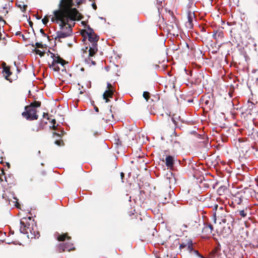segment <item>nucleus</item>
<instances>
[{
	"label": "nucleus",
	"instance_id": "5",
	"mask_svg": "<svg viewBox=\"0 0 258 258\" xmlns=\"http://www.w3.org/2000/svg\"><path fill=\"white\" fill-rule=\"evenodd\" d=\"M72 26L69 25L68 27H66L64 30H59L56 32V38H64L71 36L72 34Z\"/></svg>",
	"mask_w": 258,
	"mask_h": 258
},
{
	"label": "nucleus",
	"instance_id": "23",
	"mask_svg": "<svg viewBox=\"0 0 258 258\" xmlns=\"http://www.w3.org/2000/svg\"><path fill=\"white\" fill-rule=\"evenodd\" d=\"M64 134V131H61V133L60 134H58V133H53V137L55 138V136L59 138H61L62 136Z\"/></svg>",
	"mask_w": 258,
	"mask_h": 258
},
{
	"label": "nucleus",
	"instance_id": "51",
	"mask_svg": "<svg viewBox=\"0 0 258 258\" xmlns=\"http://www.w3.org/2000/svg\"><path fill=\"white\" fill-rule=\"evenodd\" d=\"M208 101H206V104H207V103H208Z\"/></svg>",
	"mask_w": 258,
	"mask_h": 258
},
{
	"label": "nucleus",
	"instance_id": "2",
	"mask_svg": "<svg viewBox=\"0 0 258 258\" xmlns=\"http://www.w3.org/2000/svg\"><path fill=\"white\" fill-rule=\"evenodd\" d=\"M80 16V14L76 8H73L72 7H70L66 11V19H63V20L59 21L60 23L59 26L60 30H64L65 28L67 27L66 26L67 25L69 26L70 25L69 23V21H74L79 20Z\"/></svg>",
	"mask_w": 258,
	"mask_h": 258
},
{
	"label": "nucleus",
	"instance_id": "11",
	"mask_svg": "<svg viewBox=\"0 0 258 258\" xmlns=\"http://www.w3.org/2000/svg\"><path fill=\"white\" fill-rule=\"evenodd\" d=\"M91 43L89 50L90 56H93L98 50L97 42H91Z\"/></svg>",
	"mask_w": 258,
	"mask_h": 258
},
{
	"label": "nucleus",
	"instance_id": "29",
	"mask_svg": "<svg viewBox=\"0 0 258 258\" xmlns=\"http://www.w3.org/2000/svg\"><path fill=\"white\" fill-rule=\"evenodd\" d=\"M42 22L43 23V24L44 25H46V24L47 23V22H48V19L47 18H46V17H45L42 20Z\"/></svg>",
	"mask_w": 258,
	"mask_h": 258
},
{
	"label": "nucleus",
	"instance_id": "7",
	"mask_svg": "<svg viewBox=\"0 0 258 258\" xmlns=\"http://www.w3.org/2000/svg\"><path fill=\"white\" fill-rule=\"evenodd\" d=\"M111 84L109 83H107L108 90H106L103 94V98L105 100L106 102H108L109 100L108 98H112L113 94V91L110 89Z\"/></svg>",
	"mask_w": 258,
	"mask_h": 258
},
{
	"label": "nucleus",
	"instance_id": "24",
	"mask_svg": "<svg viewBox=\"0 0 258 258\" xmlns=\"http://www.w3.org/2000/svg\"><path fill=\"white\" fill-rule=\"evenodd\" d=\"M220 250V245L219 244L217 246H216L214 249L212 251L214 254H217L218 252Z\"/></svg>",
	"mask_w": 258,
	"mask_h": 258
},
{
	"label": "nucleus",
	"instance_id": "17",
	"mask_svg": "<svg viewBox=\"0 0 258 258\" xmlns=\"http://www.w3.org/2000/svg\"><path fill=\"white\" fill-rule=\"evenodd\" d=\"M187 249L190 253L193 252V250H194L192 246V243L191 240L187 241Z\"/></svg>",
	"mask_w": 258,
	"mask_h": 258
},
{
	"label": "nucleus",
	"instance_id": "31",
	"mask_svg": "<svg viewBox=\"0 0 258 258\" xmlns=\"http://www.w3.org/2000/svg\"><path fill=\"white\" fill-rule=\"evenodd\" d=\"M173 146L174 147H176V148L179 147L180 146L179 142H178L177 141L174 142L173 143Z\"/></svg>",
	"mask_w": 258,
	"mask_h": 258
},
{
	"label": "nucleus",
	"instance_id": "19",
	"mask_svg": "<svg viewBox=\"0 0 258 258\" xmlns=\"http://www.w3.org/2000/svg\"><path fill=\"white\" fill-rule=\"evenodd\" d=\"M18 7L20 8V9L23 12H24L27 8V6L25 5L24 4H19L18 5Z\"/></svg>",
	"mask_w": 258,
	"mask_h": 258
},
{
	"label": "nucleus",
	"instance_id": "44",
	"mask_svg": "<svg viewBox=\"0 0 258 258\" xmlns=\"http://www.w3.org/2000/svg\"><path fill=\"white\" fill-rule=\"evenodd\" d=\"M91 62H92V64H93V65L96 64V62L92 60Z\"/></svg>",
	"mask_w": 258,
	"mask_h": 258
},
{
	"label": "nucleus",
	"instance_id": "18",
	"mask_svg": "<svg viewBox=\"0 0 258 258\" xmlns=\"http://www.w3.org/2000/svg\"><path fill=\"white\" fill-rule=\"evenodd\" d=\"M204 225L205 226L203 228L202 230L203 232L206 233V234H210L212 233L211 230L207 227V226L206 225V224H205Z\"/></svg>",
	"mask_w": 258,
	"mask_h": 258
},
{
	"label": "nucleus",
	"instance_id": "22",
	"mask_svg": "<svg viewBox=\"0 0 258 258\" xmlns=\"http://www.w3.org/2000/svg\"><path fill=\"white\" fill-rule=\"evenodd\" d=\"M143 95L146 101H148L150 98V93L148 92H144Z\"/></svg>",
	"mask_w": 258,
	"mask_h": 258
},
{
	"label": "nucleus",
	"instance_id": "32",
	"mask_svg": "<svg viewBox=\"0 0 258 258\" xmlns=\"http://www.w3.org/2000/svg\"><path fill=\"white\" fill-rule=\"evenodd\" d=\"M35 45L37 47H38V48H42L43 47V45L41 43H39V42H36L35 43Z\"/></svg>",
	"mask_w": 258,
	"mask_h": 258
},
{
	"label": "nucleus",
	"instance_id": "16",
	"mask_svg": "<svg viewBox=\"0 0 258 258\" xmlns=\"http://www.w3.org/2000/svg\"><path fill=\"white\" fill-rule=\"evenodd\" d=\"M40 105H41V102H40L35 101L31 103L30 104V106H29L30 107H33V108L36 109V108L40 107Z\"/></svg>",
	"mask_w": 258,
	"mask_h": 258
},
{
	"label": "nucleus",
	"instance_id": "53",
	"mask_svg": "<svg viewBox=\"0 0 258 258\" xmlns=\"http://www.w3.org/2000/svg\"><path fill=\"white\" fill-rule=\"evenodd\" d=\"M90 1H91V0H89Z\"/></svg>",
	"mask_w": 258,
	"mask_h": 258
},
{
	"label": "nucleus",
	"instance_id": "9",
	"mask_svg": "<svg viewBox=\"0 0 258 258\" xmlns=\"http://www.w3.org/2000/svg\"><path fill=\"white\" fill-rule=\"evenodd\" d=\"M176 178L172 172H169L167 174V177L165 179V182L169 184L170 188L173 186L176 183Z\"/></svg>",
	"mask_w": 258,
	"mask_h": 258
},
{
	"label": "nucleus",
	"instance_id": "43",
	"mask_svg": "<svg viewBox=\"0 0 258 258\" xmlns=\"http://www.w3.org/2000/svg\"><path fill=\"white\" fill-rule=\"evenodd\" d=\"M22 37L23 38V40H26V38L25 37V36L23 34L21 35Z\"/></svg>",
	"mask_w": 258,
	"mask_h": 258
},
{
	"label": "nucleus",
	"instance_id": "27",
	"mask_svg": "<svg viewBox=\"0 0 258 258\" xmlns=\"http://www.w3.org/2000/svg\"><path fill=\"white\" fill-rule=\"evenodd\" d=\"M187 246V242L186 243H182L180 244L179 248L180 249L184 248L185 247H186Z\"/></svg>",
	"mask_w": 258,
	"mask_h": 258
},
{
	"label": "nucleus",
	"instance_id": "6",
	"mask_svg": "<svg viewBox=\"0 0 258 258\" xmlns=\"http://www.w3.org/2000/svg\"><path fill=\"white\" fill-rule=\"evenodd\" d=\"M60 63L63 66L65 63V61L60 57H57V59H53L51 64H49V67L52 68L54 71L58 72L59 71V67L57 64Z\"/></svg>",
	"mask_w": 258,
	"mask_h": 258
},
{
	"label": "nucleus",
	"instance_id": "12",
	"mask_svg": "<svg viewBox=\"0 0 258 258\" xmlns=\"http://www.w3.org/2000/svg\"><path fill=\"white\" fill-rule=\"evenodd\" d=\"M55 236H56L57 238V239L60 241H63L65 240L66 239H67L68 240H70L71 239V237L69 236L68 235L67 233L59 234L58 233H56L55 234Z\"/></svg>",
	"mask_w": 258,
	"mask_h": 258
},
{
	"label": "nucleus",
	"instance_id": "28",
	"mask_svg": "<svg viewBox=\"0 0 258 258\" xmlns=\"http://www.w3.org/2000/svg\"><path fill=\"white\" fill-rule=\"evenodd\" d=\"M36 53L37 54L39 55L40 56H42L44 55V52H42L41 50L39 49L36 50Z\"/></svg>",
	"mask_w": 258,
	"mask_h": 258
},
{
	"label": "nucleus",
	"instance_id": "13",
	"mask_svg": "<svg viewBox=\"0 0 258 258\" xmlns=\"http://www.w3.org/2000/svg\"><path fill=\"white\" fill-rule=\"evenodd\" d=\"M193 15L194 14L191 13H189L188 14V21L186 23L185 25L186 27L189 29H191L192 28L193 24H192V21H193Z\"/></svg>",
	"mask_w": 258,
	"mask_h": 258
},
{
	"label": "nucleus",
	"instance_id": "38",
	"mask_svg": "<svg viewBox=\"0 0 258 258\" xmlns=\"http://www.w3.org/2000/svg\"><path fill=\"white\" fill-rule=\"evenodd\" d=\"M52 122L53 123V127H54V129H55V126H54V124H55V122H56L55 120V119H53V120H52Z\"/></svg>",
	"mask_w": 258,
	"mask_h": 258
},
{
	"label": "nucleus",
	"instance_id": "30",
	"mask_svg": "<svg viewBox=\"0 0 258 258\" xmlns=\"http://www.w3.org/2000/svg\"><path fill=\"white\" fill-rule=\"evenodd\" d=\"M206 225L207 226L208 228H209V229L211 230V232H212L213 230V226L211 224H206Z\"/></svg>",
	"mask_w": 258,
	"mask_h": 258
},
{
	"label": "nucleus",
	"instance_id": "49",
	"mask_svg": "<svg viewBox=\"0 0 258 258\" xmlns=\"http://www.w3.org/2000/svg\"><path fill=\"white\" fill-rule=\"evenodd\" d=\"M225 221H226V220H225V219L223 220V222H225Z\"/></svg>",
	"mask_w": 258,
	"mask_h": 258
},
{
	"label": "nucleus",
	"instance_id": "10",
	"mask_svg": "<svg viewBox=\"0 0 258 258\" xmlns=\"http://www.w3.org/2000/svg\"><path fill=\"white\" fill-rule=\"evenodd\" d=\"M174 157L168 155L165 158V164L168 168L171 169L173 168L174 164Z\"/></svg>",
	"mask_w": 258,
	"mask_h": 258
},
{
	"label": "nucleus",
	"instance_id": "48",
	"mask_svg": "<svg viewBox=\"0 0 258 258\" xmlns=\"http://www.w3.org/2000/svg\"><path fill=\"white\" fill-rule=\"evenodd\" d=\"M84 70V68H82V69H81V71H83Z\"/></svg>",
	"mask_w": 258,
	"mask_h": 258
},
{
	"label": "nucleus",
	"instance_id": "42",
	"mask_svg": "<svg viewBox=\"0 0 258 258\" xmlns=\"http://www.w3.org/2000/svg\"><path fill=\"white\" fill-rule=\"evenodd\" d=\"M82 3H83V2H82V0H81L80 1H79V2H77V4H78V5H80V4H82Z\"/></svg>",
	"mask_w": 258,
	"mask_h": 258
},
{
	"label": "nucleus",
	"instance_id": "20",
	"mask_svg": "<svg viewBox=\"0 0 258 258\" xmlns=\"http://www.w3.org/2000/svg\"><path fill=\"white\" fill-rule=\"evenodd\" d=\"M87 29H88V31H86V34H87V35H88V34H90H90H91L94 33V32L93 29L92 28H91L90 27V26H89V25H88V26H87Z\"/></svg>",
	"mask_w": 258,
	"mask_h": 258
},
{
	"label": "nucleus",
	"instance_id": "33",
	"mask_svg": "<svg viewBox=\"0 0 258 258\" xmlns=\"http://www.w3.org/2000/svg\"><path fill=\"white\" fill-rule=\"evenodd\" d=\"M40 31L43 36H46V34L44 33V31L42 29H40Z\"/></svg>",
	"mask_w": 258,
	"mask_h": 258
},
{
	"label": "nucleus",
	"instance_id": "50",
	"mask_svg": "<svg viewBox=\"0 0 258 258\" xmlns=\"http://www.w3.org/2000/svg\"><path fill=\"white\" fill-rule=\"evenodd\" d=\"M111 117H112V118H113V114H111Z\"/></svg>",
	"mask_w": 258,
	"mask_h": 258
},
{
	"label": "nucleus",
	"instance_id": "47",
	"mask_svg": "<svg viewBox=\"0 0 258 258\" xmlns=\"http://www.w3.org/2000/svg\"><path fill=\"white\" fill-rule=\"evenodd\" d=\"M109 112L111 113L112 111H111V109H109Z\"/></svg>",
	"mask_w": 258,
	"mask_h": 258
},
{
	"label": "nucleus",
	"instance_id": "26",
	"mask_svg": "<svg viewBox=\"0 0 258 258\" xmlns=\"http://www.w3.org/2000/svg\"><path fill=\"white\" fill-rule=\"evenodd\" d=\"M193 252L197 255L198 256H199L201 258H205L202 255H201L198 250H193Z\"/></svg>",
	"mask_w": 258,
	"mask_h": 258
},
{
	"label": "nucleus",
	"instance_id": "45",
	"mask_svg": "<svg viewBox=\"0 0 258 258\" xmlns=\"http://www.w3.org/2000/svg\"><path fill=\"white\" fill-rule=\"evenodd\" d=\"M99 19H100L101 20H104L105 21V19L103 17H99Z\"/></svg>",
	"mask_w": 258,
	"mask_h": 258
},
{
	"label": "nucleus",
	"instance_id": "15",
	"mask_svg": "<svg viewBox=\"0 0 258 258\" xmlns=\"http://www.w3.org/2000/svg\"><path fill=\"white\" fill-rule=\"evenodd\" d=\"M3 73L6 75L5 78L7 80H9L8 77L12 74L10 69L8 68H5L4 69Z\"/></svg>",
	"mask_w": 258,
	"mask_h": 258
},
{
	"label": "nucleus",
	"instance_id": "41",
	"mask_svg": "<svg viewBox=\"0 0 258 258\" xmlns=\"http://www.w3.org/2000/svg\"><path fill=\"white\" fill-rule=\"evenodd\" d=\"M32 130L33 131H36V132H38L39 131V128H37L36 129H34V128H33Z\"/></svg>",
	"mask_w": 258,
	"mask_h": 258
},
{
	"label": "nucleus",
	"instance_id": "52",
	"mask_svg": "<svg viewBox=\"0 0 258 258\" xmlns=\"http://www.w3.org/2000/svg\"><path fill=\"white\" fill-rule=\"evenodd\" d=\"M220 209H221V210H223V208L220 207Z\"/></svg>",
	"mask_w": 258,
	"mask_h": 258
},
{
	"label": "nucleus",
	"instance_id": "14",
	"mask_svg": "<svg viewBox=\"0 0 258 258\" xmlns=\"http://www.w3.org/2000/svg\"><path fill=\"white\" fill-rule=\"evenodd\" d=\"M88 40L90 42H97L99 39V36L94 33L91 34H88Z\"/></svg>",
	"mask_w": 258,
	"mask_h": 258
},
{
	"label": "nucleus",
	"instance_id": "3",
	"mask_svg": "<svg viewBox=\"0 0 258 258\" xmlns=\"http://www.w3.org/2000/svg\"><path fill=\"white\" fill-rule=\"evenodd\" d=\"M20 224V231L21 233L27 234L28 238H35L36 237L35 232L34 231V233H32L33 229L31 230V228L30 227V224H26L23 220H21Z\"/></svg>",
	"mask_w": 258,
	"mask_h": 258
},
{
	"label": "nucleus",
	"instance_id": "39",
	"mask_svg": "<svg viewBox=\"0 0 258 258\" xmlns=\"http://www.w3.org/2000/svg\"><path fill=\"white\" fill-rule=\"evenodd\" d=\"M98 135V132H93V135L94 136H97Z\"/></svg>",
	"mask_w": 258,
	"mask_h": 258
},
{
	"label": "nucleus",
	"instance_id": "34",
	"mask_svg": "<svg viewBox=\"0 0 258 258\" xmlns=\"http://www.w3.org/2000/svg\"><path fill=\"white\" fill-rule=\"evenodd\" d=\"M124 173L123 172H121L120 173V176H121V178L122 179V182H123V177H124Z\"/></svg>",
	"mask_w": 258,
	"mask_h": 258
},
{
	"label": "nucleus",
	"instance_id": "46",
	"mask_svg": "<svg viewBox=\"0 0 258 258\" xmlns=\"http://www.w3.org/2000/svg\"><path fill=\"white\" fill-rule=\"evenodd\" d=\"M7 166H8V167H10V164L9 163H7Z\"/></svg>",
	"mask_w": 258,
	"mask_h": 258
},
{
	"label": "nucleus",
	"instance_id": "8",
	"mask_svg": "<svg viewBox=\"0 0 258 258\" xmlns=\"http://www.w3.org/2000/svg\"><path fill=\"white\" fill-rule=\"evenodd\" d=\"M73 244L69 242H66L65 243L60 244L59 246V250L61 252L68 250L70 251L71 250L75 249V247L73 246Z\"/></svg>",
	"mask_w": 258,
	"mask_h": 258
},
{
	"label": "nucleus",
	"instance_id": "40",
	"mask_svg": "<svg viewBox=\"0 0 258 258\" xmlns=\"http://www.w3.org/2000/svg\"><path fill=\"white\" fill-rule=\"evenodd\" d=\"M94 109L96 111V112H98L99 111V109H98V108L96 106H95L94 107Z\"/></svg>",
	"mask_w": 258,
	"mask_h": 258
},
{
	"label": "nucleus",
	"instance_id": "21",
	"mask_svg": "<svg viewBox=\"0 0 258 258\" xmlns=\"http://www.w3.org/2000/svg\"><path fill=\"white\" fill-rule=\"evenodd\" d=\"M55 144L59 146H61L63 145V141L61 139L56 140Z\"/></svg>",
	"mask_w": 258,
	"mask_h": 258
},
{
	"label": "nucleus",
	"instance_id": "37",
	"mask_svg": "<svg viewBox=\"0 0 258 258\" xmlns=\"http://www.w3.org/2000/svg\"><path fill=\"white\" fill-rule=\"evenodd\" d=\"M22 34H21V32L20 31H18L16 33V35L17 36H21Z\"/></svg>",
	"mask_w": 258,
	"mask_h": 258
},
{
	"label": "nucleus",
	"instance_id": "25",
	"mask_svg": "<svg viewBox=\"0 0 258 258\" xmlns=\"http://www.w3.org/2000/svg\"><path fill=\"white\" fill-rule=\"evenodd\" d=\"M239 214L242 217H246L247 215L246 213H245L243 210L239 211Z\"/></svg>",
	"mask_w": 258,
	"mask_h": 258
},
{
	"label": "nucleus",
	"instance_id": "4",
	"mask_svg": "<svg viewBox=\"0 0 258 258\" xmlns=\"http://www.w3.org/2000/svg\"><path fill=\"white\" fill-rule=\"evenodd\" d=\"M26 111L22 113V115L26 116L27 119L35 120L38 118V115L36 114V109L28 106L25 107Z\"/></svg>",
	"mask_w": 258,
	"mask_h": 258
},
{
	"label": "nucleus",
	"instance_id": "36",
	"mask_svg": "<svg viewBox=\"0 0 258 258\" xmlns=\"http://www.w3.org/2000/svg\"><path fill=\"white\" fill-rule=\"evenodd\" d=\"M214 222L215 223L216 222V213L214 215Z\"/></svg>",
	"mask_w": 258,
	"mask_h": 258
},
{
	"label": "nucleus",
	"instance_id": "35",
	"mask_svg": "<svg viewBox=\"0 0 258 258\" xmlns=\"http://www.w3.org/2000/svg\"><path fill=\"white\" fill-rule=\"evenodd\" d=\"M92 6L93 7V8L94 9V10H96L97 9V6L96 5V4L95 3H93L92 4Z\"/></svg>",
	"mask_w": 258,
	"mask_h": 258
},
{
	"label": "nucleus",
	"instance_id": "1",
	"mask_svg": "<svg viewBox=\"0 0 258 258\" xmlns=\"http://www.w3.org/2000/svg\"><path fill=\"white\" fill-rule=\"evenodd\" d=\"M73 5V0H60L58 4L59 9L53 11L54 16L51 19V22L58 24L60 20L66 19V11Z\"/></svg>",
	"mask_w": 258,
	"mask_h": 258
}]
</instances>
